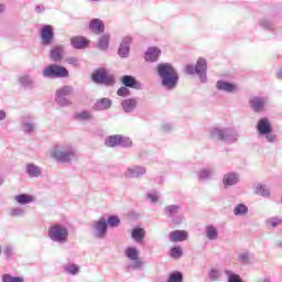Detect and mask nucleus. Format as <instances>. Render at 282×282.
I'll use <instances>...</instances> for the list:
<instances>
[{
	"instance_id": "1",
	"label": "nucleus",
	"mask_w": 282,
	"mask_h": 282,
	"mask_svg": "<svg viewBox=\"0 0 282 282\" xmlns=\"http://www.w3.org/2000/svg\"><path fill=\"white\" fill-rule=\"evenodd\" d=\"M156 74L161 79V85L166 91L177 89L180 84V73L169 63H161L156 66Z\"/></svg>"
},
{
	"instance_id": "2",
	"label": "nucleus",
	"mask_w": 282,
	"mask_h": 282,
	"mask_svg": "<svg viewBox=\"0 0 282 282\" xmlns=\"http://www.w3.org/2000/svg\"><path fill=\"white\" fill-rule=\"evenodd\" d=\"M51 158L61 164H72L78 160V154L72 143H59L52 149Z\"/></svg>"
},
{
	"instance_id": "3",
	"label": "nucleus",
	"mask_w": 282,
	"mask_h": 282,
	"mask_svg": "<svg viewBox=\"0 0 282 282\" xmlns=\"http://www.w3.org/2000/svg\"><path fill=\"white\" fill-rule=\"evenodd\" d=\"M209 138L216 142L235 144L239 141V132L231 127H214L209 130Z\"/></svg>"
},
{
	"instance_id": "4",
	"label": "nucleus",
	"mask_w": 282,
	"mask_h": 282,
	"mask_svg": "<svg viewBox=\"0 0 282 282\" xmlns=\"http://www.w3.org/2000/svg\"><path fill=\"white\" fill-rule=\"evenodd\" d=\"M207 72L208 63L204 57H199L195 66L193 64H187L185 66V74H187V76H195L196 74L203 85H206V83H208Z\"/></svg>"
},
{
	"instance_id": "5",
	"label": "nucleus",
	"mask_w": 282,
	"mask_h": 282,
	"mask_svg": "<svg viewBox=\"0 0 282 282\" xmlns=\"http://www.w3.org/2000/svg\"><path fill=\"white\" fill-rule=\"evenodd\" d=\"M48 238L55 243H67L69 229L63 224H55L48 228Z\"/></svg>"
},
{
	"instance_id": "6",
	"label": "nucleus",
	"mask_w": 282,
	"mask_h": 282,
	"mask_svg": "<svg viewBox=\"0 0 282 282\" xmlns=\"http://www.w3.org/2000/svg\"><path fill=\"white\" fill-rule=\"evenodd\" d=\"M256 129L259 135H263L267 142L274 144L276 142V134L272 133V122L268 117H262L258 120Z\"/></svg>"
},
{
	"instance_id": "7",
	"label": "nucleus",
	"mask_w": 282,
	"mask_h": 282,
	"mask_svg": "<svg viewBox=\"0 0 282 282\" xmlns=\"http://www.w3.org/2000/svg\"><path fill=\"white\" fill-rule=\"evenodd\" d=\"M44 78H69V70L65 66L51 64L42 70Z\"/></svg>"
},
{
	"instance_id": "8",
	"label": "nucleus",
	"mask_w": 282,
	"mask_h": 282,
	"mask_svg": "<svg viewBox=\"0 0 282 282\" xmlns=\"http://www.w3.org/2000/svg\"><path fill=\"white\" fill-rule=\"evenodd\" d=\"M182 210V206L174 204V205H167L163 208V215L164 217H167L171 219L172 224L175 226H180L182 221H184V216L180 214Z\"/></svg>"
},
{
	"instance_id": "9",
	"label": "nucleus",
	"mask_w": 282,
	"mask_h": 282,
	"mask_svg": "<svg viewBox=\"0 0 282 282\" xmlns=\"http://www.w3.org/2000/svg\"><path fill=\"white\" fill-rule=\"evenodd\" d=\"M108 228L107 218L100 217L98 220H95L93 223V235L95 239H105Z\"/></svg>"
},
{
	"instance_id": "10",
	"label": "nucleus",
	"mask_w": 282,
	"mask_h": 282,
	"mask_svg": "<svg viewBox=\"0 0 282 282\" xmlns=\"http://www.w3.org/2000/svg\"><path fill=\"white\" fill-rule=\"evenodd\" d=\"M91 79L97 85H113V77L109 76L105 68L95 70L91 75Z\"/></svg>"
},
{
	"instance_id": "11",
	"label": "nucleus",
	"mask_w": 282,
	"mask_h": 282,
	"mask_svg": "<svg viewBox=\"0 0 282 282\" xmlns=\"http://www.w3.org/2000/svg\"><path fill=\"white\" fill-rule=\"evenodd\" d=\"M20 127L23 133L32 135L36 131V119L31 115L23 116L20 121Z\"/></svg>"
},
{
	"instance_id": "12",
	"label": "nucleus",
	"mask_w": 282,
	"mask_h": 282,
	"mask_svg": "<svg viewBox=\"0 0 282 282\" xmlns=\"http://www.w3.org/2000/svg\"><path fill=\"white\" fill-rule=\"evenodd\" d=\"M144 175H147V167L143 165H132L124 171L127 180H139V177H144Z\"/></svg>"
},
{
	"instance_id": "13",
	"label": "nucleus",
	"mask_w": 282,
	"mask_h": 282,
	"mask_svg": "<svg viewBox=\"0 0 282 282\" xmlns=\"http://www.w3.org/2000/svg\"><path fill=\"white\" fill-rule=\"evenodd\" d=\"M41 43L44 46L52 45L54 43V26L45 24L40 31Z\"/></svg>"
},
{
	"instance_id": "14",
	"label": "nucleus",
	"mask_w": 282,
	"mask_h": 282,
	"mask_svg": "<svg viewBox=\"0 0 282 282\" xmlns=\"http://www.w3.org/2000/svg\"><path fill=\"white\" fill-rule=\"evenodd\" d=\"M265 105H268V97H252L249 100L250 109H252L254 113H263V111H265Z\"/></svg>"
},
{
	"instance_id": "15",
	"label": "nucleus",
	"mask_w": 282,
	"mask_h": 282,
	"mask_svg": "<svg viewBox=\"0 0 282 282\" xmlns=\"http://www.w3.org/2000/svg\"><path fill=\"white\" fill-rule=\"evenodd\" d=\"M241 182V175L238 172H227L223 176L224 188H230V186H237Z\"/></svg>"
},
{
	"instance_id": "16",
	"label": "nucleus",
	"mask_w": 282,
	"mask_h": 282,
	"mask_svg": "<svg viewBox=\"0 0 282 282\" xmlns=\"http://www.w3.org/2000/svg\"><path fill=\"white\" fill-rule=\"evenodd\" d=\"M131 41H133V37L131 36H124L122 39L118 48V56H120V58H129V54L131 52Z\"/></svg>"
},
{
	"instance_id": "17",
	"label": "nucleus",
	"mask_w": 282,
	"mask_h": 282,
	"mask_svg": "<svg viewBox=\"0 0 282 282\" xmlns=\"http://www.w3.org/2000/svg\"><path fill=\"white\" fill-rule=\"evenodd\" d=\"M216 89L218 91H225L226 94H235L239 91V87L236 84L227 80H218L216 83Z\"/></svg>"
},
{
	"instance_id": "18",
	"label": "nucleus",
	"mask_w": 282,
	"mask_h": 282,
	"mask_svg": "<svg viewBox=\"0 0 282 282\" xmlns=\"http://www.w3.org/2000/svg\"><path fill=\"white\" fill-rule=\"evenodd\" d=\"M19 85L24 89H36V80L30 74H23L19 77Z\"/></svg>"
},
{
	"instance_id": "19",
	"label": "nucleus",
	"mask_w": 282,
	"mask_h": 282,
	"mask_svg": "<svg viewBox=\"0 0 282 282\" xmlns=\"http://www.w3.org/2000/svg\"><path fill=\"white\" fill-rule=\"evenodd\" d=\"M162 55V51L156 46H151L147 50L144 54V61L147 63H158V59Z\"/></svg>"
},
{
	"instance_id": "20",
	"label": "nucleus",
	"mask_w": 282,
	"mask_h": 282,
	"mask_svg": "<svg viewBox=\"0 0 282 282\" xmlns=\"http://www.w3.org/2000/svg\"><path fill=\"white\" fill-rule=\"evenodd\" d=\"M65 56V46L64 45H55L50 51V58L54 63L61 62V59Z\"/></svg>"
},
{
	"instance_id": "21",
	"label": "nucleus",
	"mask_w": 282,
	"mask_h": 282,
	"mask_svg": "<svg viewBox=\"0 0 282 282\" xmlns=\"http://www.w3.org/2000/svg\"><path fill=\"white\" fill-rule=\"evenodd\" d=\"M121 83L130 89H142V83L138 82V79L131 75H123L121 77Z\"/></svg>"
},
{
	"instance_id": "22",
	"label": "nucleus",
	"mask_w": 282,
	"mask_h": 282,
	"mask_svg": "<svg viewBox=\"0 0 282 282\" xmlns=\"http://www.w3.org/2000/svg\"><path fill=\"white\" fill-rule=\"evenodd\" d=\"M121 107L124 113H133L135 109H138V99L137 98H128L121 101Z\"/></svg>"
},
{
	"instance_id": "23",
	"label": "nucleus",
	"mask_w": 282,
	"mask_h": 282,
	"mask_svg": "<svg viewBox=\"0 0 282 282\" xmlns=\"http://www.w3.org/2000/svg\"><path fill=\"white\" fill-rule=\"evenodd\" d=\"M89 30L93 31L94 34H104L105 33V22L102 20L95 18L89 22Z\"/></svg>"
},
{
	"instance_id": "24",
	"label": "nucleus",
	"mask_w": 282,
	"mask_h": 282,
	"mask_svg": "<svg viewBox=\"0 0 282 282\" xmlns=\"http://www.w3.org/2000/svg\"><path fill=\"white\" fill-rule=\"evenodd\" d=\"M70 45L75 50H85L89 45V40L85 36L77 35L70 39Z\"/></svg>"
},
{
	"instance_id": "25",
	"label": "nucleus",
	"mask_w": 282,
	"mask_h": 282,
	"mask_svg": "<svg viewBox=\"0 0 282 282\" xmlns=\"http://www.w3.org/2000/svg\"><path fill=\"white\" fill-rule=\"evenodd\" d=\"M112 105H113V101L111 99L101 98L95 102L94 109H96V111H107L108 109H111Z\"/></svg>"
},
{
	"instance_id": "26",
	"label": "nucleus",
	"mask_w": 282,
	"mask_h": 282,
	"mask_svg": "<svg viewBox=\"0 0 282 282\" xmlns=\"http://www.w3.org/2000/svg\"><path fill=\"white\" fill-rule=\"evenodd\" d=\"M25 173L29 177H41V173H43V169L34 163H28L25 165Z\"/></svg>"
},
{
	"instance_id": "27",
	"label": "nucleus",
	"mask_w": 282,
	"mask_h": 282,
	"mask_svg": "<svg viewBox=\"0 0 282 282\" xmlns=\"http://www.w3.org/2000/svg\"><path fill=\"white\" fill-rule=\"evenodd\" d=\"M186 239H188V232L185 230H174L170 232V241L174 243L186 241Z\"/></svg>"
},
{
	"instance_id": "28",
	"label": "nucleus",
	"mask_w": 282,
	"mask_h": 282,
	"mask_svg": "<svg viewBox=\"0 0 282 282\" xmlns=\"http://www.w3.org/2000/svg\"><path fill=\"white\" fill-rule=\"evenodd\" d=\"M253 192L256 195H259L260 197H270L271 195L270 187L261 183H257L256 185H253Z\"/></svg>"
},
{
	"instance_id": "29",
	"label": "nucleus",
	"mask_w": 282,
	"mask_h": 282,
	"mask_svg": "<svg viewBox=\"0 0 282 282\" xmlns=\"http://www.w3.org/2000/svg\"><path fill=\"white\" fill-rule=\"evenodd\" d=\"M109 41H111V35L109 33L102 34L98 39L97 47L101 52H107L109 50Z\"/></svg>"
},
{
	"instance_id": "30",
	"label": "nucleus",
	"mask_w": 282,
	"mask_h": 282,
	"mask_svg": "<svg viewBox=\"0 0 282 282\" xmlns=\"http://www.w3.org/2000/svg\"><path fill=\"white\" fill-rule=\"evenodd\" d=\"M205 235L209 241H217L219 239V231L217 230V227L213 225H208L205 228Z\"/></svg>"
},
{
	"instance_id": "31",
	"label": "nucleus",
	"mask_w": 282,
	"mask_h": 282,
	"mask_svg": "<svg viewBox=\"0 0 282 282\" xmlns=\"http://www.w3.org/2000/svg\"><path fill=\"white\" fill-rule=\"evenodd\" d=\"M147 236V231L144 228L135 227L132 229L131 237L137 243H140L144 240V237Z\"/></svg>"
},
{
	"instance_id": "32",
	"label": "nucleus",
	"mask_w": 282,
	"mask_h": 282,
	"mask_svg": "<svg viewBox=\"0 0 282 282\" xmlns=\"http://www.w3.org/2000/svg\"><path fill=\"white\" fill-rule=\"evenodd\" d=\"M198 181L206 182L213 177V167H205L197 172Z\"/></svg>"
},
{
	"instance_id": "33",
	"label": "nucleus",
	"mask_w": 282,
	"mask_h": 282,
	"mask_svg": "<svg viewBox=\"0 0 282 282\" xmlns=\"http://www.w3.org/2000/svg\"><path fill=\"white\" fill-rule=\"evenodd\" d=\"M14 200L18 202V204H21V206H25L28 204H32L34 202V196L29 194H20L14 196Z\"/></svg>"
},
{
	"instance_id": "34",
	"label": "nucleus",
	"mask_w": 282,
	"mask_h": 282,
	"mask_svg": "<svg viewBox=\"0 0 282 282\" xmlns=\"http://www.w3.org/2000/svg\"><path fill=\"white\" fill-rule=\"evenodd\" d=\"M91 112L87 110H83L74 115V120H76L77 122H87V120H91Z\"/></svg>"
},
{
	"instance_id": "35",
	"label": "nucleus",
	"mask_w": 282,
	"mask_h": 282,
	"mask_svg": "<svg viewBox=\"0 0 282 282\" xmlns=\"http://www.w3.org/2000/svg\"><path fill=\"white\" fill-rule=\"evenodd\" d=\"M234 215H236V217H243L248 215V206L243 203L237 204L234 208Z\"/></svg>"
},
{
	"instance_id": "36",
	"label": "nucleus",
	"mask_w": 282,
	"mask_h": 282,
	"mask_svg": "<svg viewBox=\"0 0 282 282\" xmlns=\"http://www.w3.org/2000/svg\"><path fill=\"white\" fill-rule=\"evenodd\" d=\"M55 101L59 107H72V100L66 96L55 94Z\"/></svg>"
},
{
	"instance_id": "37",
	"label": "nucleus",
	"mask_w": 282,
	"mask_h": 282,
	"mask_svg": "<svg viewBox=\"0 0 282 282\" xmlns=\"http://www.w3.org/2000/svg\"><path fill=\"white\" fill-rule=\"evenodd\" d=\"M126 257L130 259V261H135V259H140V251L135 247H128L126 249Z\"/></svg>"
},
{
	"instance_id": "38",
	"label": "nucleus",
	"mask_w": 282,
	"mask_h": 282,
	"mask_svg": "<svg viewBox=\"0 0 282 282\" xmlns=\"http://www.w3.org/2000/svg\"><path fill=\"white\" fill-rule=\"evenodd\" d=\"M120 134L110 135L105 140L106 147H120Z\"/></svg>"
},
{
	"instance_id": "39",
	"label": "nucleus",
	"mask_w": 282,
	"mask_h": 282,
	"mask_svg": "<svg viewBox=\"0 0 282 282\" xmlns=\"http://www.w3.org/2000/svg\"><path fill=\"white\" fill-rule=\"evenodd\" d=\"M65 272L67 274H72V276H76V274L80 273V267L78 264L69 263L64 267Z\"/></svg>"
},
{
	"instance_id": "40",
	"label": "nucleus",
	"mask_w": 282,
	"mask_h": 282,
	"mask_svg": "<svg viewBox=\"0 0 282 282\" xmlns=\"http://www.w3.org/2000/svg\"><path fill=\"white\" fill-rule=\"evenodd\" d=\"M2 282H25L23 276H12L10 273H4L1 276Z\"/></svg>"
},
{
	"instance_id": "41",
	"label": "nucleus",
	"mask_w": 282,
	"mask_h": 282,
	"mask_svg": "<svg viewBox=\"0 0 282 282\" xmlns=\"http://www.w3.org/2000/svg\"><path fill=\"white\" fill-rule=\"evenodd\" d=\"M56 94L59 96H66L67 98V96L74 95V87L69 85L63 86L62 88L56 90Z\"/></svg>"
},
{
	"instance_id": "42",
	"label": "nucleus",
	"mask_w": 282,
	"mask_h": 282,
	"mask_svg": "<svg viewBox=\"0 0 282 282\" xmlns=\"http://www.w3.org/2000/svg\"><path fill=\"white\" fill-rule=\"evenodd\" d=\"M166 282H184V274L180 271H174L169 275Z\"/></svg>"
},
{
	"instance_id": "43",
	"label": "nucleus",
	"mask_w": 282,
	"mask_h": 282,
	"mask_svg": "<svg viewBox=\"0 0 282 282\" xmlns=\"http://www.w3.org/2000/svg\"><path fill=\"white\" fill-rule=\"evenodd\" d=\"M225 274L227 275V282H243V279H241V275L232 271H225Z\"/></svg>"
},
{
	"instance_id": "44",
	"label": "nucleus",
	"mask_w": 282,
	"mask_h": 282,
	"mask_svg": "<svg viewBox=\"0 0 282 282\" xmlns=\"http://www.w3.org/2000/svg\"><path fill=\"white\" fill-rule=\"evenodd\" d=\"M106 221L107 226H110V228H118L120 226V218L118 216H109Z\"/></svg>"
},
{
	"instance_id": "45",
	"label": "nucleus",
	"mask_w": 282,
	"mask_h": 282,
	"mask_svg": "<svg viewBox=\"0 0 282 282\" xmlns=\"http://www.w3.org/2000/svg\"><path fill=\"white\" fill-rule=\"evenodd\" d=\"M260 26H262L263 30H268L269 32H274V23L268 19H262L260 21Z\"/></svg>"
},
{
	"instance_id": "46",
	"label": "nucleus",
	"mask_w": 282,
	"mask_h": 282,
	"mask_svg": "<svg viewBox=\"0 0 282 282\" xmlns=\"http://www.w3.org/2000/svg\"><path fill=\"white\" fill-rule=\"evenodd\" d=\"M129 268L130 270H142L144 268V262L140 260V258H137L135 260H132Z\"/></svg>"
},
{
	"instance_id": "47",
	"label": "nucleus",
	"mask_w": 282,
	"mask_h": 282,
	"mask_svg": "<svg viewBox=\"0 0 282 282\" xmlns=\"http://www.w3.org/2000/svg\"><path fill=\"white\" fill-rule=\"evenodd\" d=\"M10 217H25V208L15 207L10 210Z\"/></svg>"
},
{
	"instance_id": "48",
	"label": "nucleus",
	"mask_w": 282,
	"mask_h": 282,
	"mask_svg": "<svg viewBox=\"0 0 282 282\" xmlns=\"http://www.w3.org/2000/svg\"><path fill=\"white\" fill-rule=\"evenodd\" d=\"M119 147H123L124 149H129L133 147V141H131V138L129 137H120Z\"/></svg>"
},
{
	"instance_id": "49",
	"label": "nucleus",
	"mask_w": 282,
	"mask_h": 282,
	"mask_svg": "<svg viewBox=\"0 0 282 282\" xmlns=\"http://www.w3.org/2000/svg\"><path fill=\"white\" fill-rule=\"evenodd\" d=\"M282 225L281 217H271L267 220V226H270V228H276V226Z\"/></svg>"
},
{
	"instance_id": "50",
	"label": "nucleus",
	"mask_w": 282,
	"mask_h": 282,
	"mask_svg": "<svg viewBox=\"0 0 282 282\" xmlns=\"http://www.w3.org/2000/svg\"><path fill=\"white\" fill-rule=\"evenodd\" d=\"M208 276H209L210 281L215 282L218 279H221V271L217 270V269H212L208 273Z\"/></svg>"
},
{
	"instance_id": "51",
	"label": "nucleus",
	"mask_w": 282,
	"mask_h": 282,
	"mask_svg": "<svg viewBox=\"0 0 282 282\" xmlns=\"http://www.w3.org/2000/svg\"><path fill=\"white\" fill-rule=\"evenodd\" d=\"M182 248L180 247H173L170 251V257H172V259H180L182 258Z\"/></svg>"
},
{
	"instance_id": "52",
	"label": "nucleus",
	"mask_w": 282,
	"mask_h": 282,
	"mask_svg": "<svg viewBox=\"0 0 282 282\" xmlns=\"http://www.w3.org/2000/svg\"><path fill=\"white\" fill-rule=\"evenodd\" d=\"M131 91L128 87L122 86L117 90V96H120L121 98H127V96H130Z\"/></svg>"
},
{
	"instance_id": "53",
	"label": "nucleus",
	"mask_w": 282,
	"mask_h": 282,
	"mask_svg": "<svg viewBox=\"0 0 282 282\" xmlns=\"http://www.w3.org/2000/svg\"><path fill=\"white\" fill-rule=\"evenodd\" d=\"M239 263H248L250 261V253L249 252H241L238 254Z\"/></svg>"
},
{
	"instance_id": "54",
	"label": "nucleus",
	"mask_w": 282,
	"mask_h": 282,
	"mask_svg": "<svg viewBox=\"0 0 282 282\" xmlns=\"http://www.w3.org/2000/svg\"><path fill=\"white\" fill-rule=\"evenodd\" d=\"M147 197L150 202H152V204H158V202L160 200V196H158L155 192L148 193Z\"/></svg>"
},
{
	"instance_id": "55",
	"label": "nucleus",
	"mask_w": 282,
	"mask_h": 282,
	"mask_svg": "<svg viewBox=\"0 0 282 282\" xmlns=\"http://www.w3.org/2000/svg\"><path fill=\"white\" fill-rule=\"evenodd\" d=\"M66 63H68V65H74L75 67H78V58L77 57H67Z\"/></svg>"
},
{
	"instance_id": "56",
	"label": "nucleus",
	"mask_w": 282,
	"mask_h": 282,
	"mask_svg": "<svg viewBox=\"0 0 282 282\" xmlns=\"http://www.w3.org/2000/svg\"><path fill=\"white\" fill-rule=\"evenodd\" d=\"M35 12L36 14H43V12H45V6L43 4L35 6Z\"/></svg>"
},
{
	"instance_id": "57",
	"label": "nucleus",
	"mask_w": 282,
	"mask_h": 282,
	"mask_svg": "<svg viewBox=\"0 0 282 282\" xmlns=\"http://www.w3.org/2000/svg\"><path fill=\"white\" fill-rule=\"evenodd\" d=\"M171 129H173V126L171 123H165L162 126V131H164L165 133H169Z\"/></svg>"
},
{
	"instance_id": "58",
	"label": "nucleus",
	"mask_w": 282,
	"mask_h": 282,
	"mask_svg": "<svg viewBox=\"0 0 282 282\" xmlns=\"http://www.w3.org/2000/svg\"><path fill=\"white\" fill-rule=\"evenodd\" d=\"M6 257H12V247L11 246H7L3 250Z\"/></svg>"
},
{
	"instance_id": "59",
	"label": "nucleus",
	"mask_w": 282,
	"mask_h": 282,
	"mask_svg": "<svg viewBox=\"0 0 282 282\" xmlns=\"http://www.w3.org/2000/svg\"><path fill=\"white\" fill-rule=\"evenodd\" d=\"M6 112L3 111V110H0V122L2 121V120H6Z\"/></svg>"
},
{
	"instance_id": "60",
	"label": "nucleus",
	"mask_w": 282,
	"mask_h": 282,
	"mask_svg": "<svg viewBox=\"0 0 282 282\" xmlns=\"http://www.w3.org/2000/svg\"><path fill=\"white\" fill-rule=\"evenodd\" d=\"M6 12V4L0 3V14H3Z\"/></svg>"
},
{
	"instance_id": "61",
	"label": "nucleus",
	"mask_w": 282,
	"mask_h": 282,
	"mask_svg": "<svg viewBox=\"0 0 282 282\" xmlns=\"http://www.w3.org/2000/svg\"><path fill=\"white\" fill-rule=\"evenodd\" d=\"M276 77L282 80V68H280L276 73Z\"/></svg>"
},
{
	"instance_id": "62",
	"label": "nucleus",
	"mask_w": 282,
	"mask_h": 282,
	"mask_svg": "<svg viewBox=\"0 0 282 282\" xmlns=\"http://www.w3.org/2000/svg\"><path fill=\"white\" fill-rule=\"evenodd\" d=\"M0 184H3V180L1 178V176H0Z\"/></svg>"
},
{
	"instance_id": "63",
	"label": "nucleus",
	"mask_w": 282,
	"mask_h": 282,
	"mask_svg": "<svg viewBox=\"0 0 282 282\" xmlns=\"http://www.w3.org/2000/svg\"><path fill=\"white\" fill-rule=\"evenodd\" d=\"M90 1H100V0H90Z\"/></svg>"
},
{
	"instance_id": "64",
	"label": "nucleus",
	"mask_w": 282,
	"mask_h": 282,
	"mask_svg": "<svg viewBox=\"0 0 282 282\" xmlns=\"http://www.w3.org/2000/svg\"><path fill=\"white\" fill-rule=\"evenodd\" d=\"M0 256H1V248H0Z\"/></svg>"
}]
</instances>
